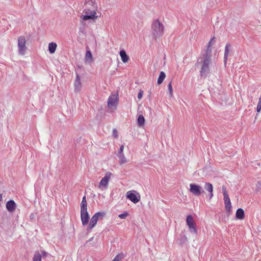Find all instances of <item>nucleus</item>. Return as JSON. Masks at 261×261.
Wrapping results in <instances>:
<instances>
[{
	"label": "nucleus",
	"instance_id": "f704fd0d",
	"mask_svg": "<svg viewBox=\"0 0 261 261\" xmlns=\"http://www.w3.org/2000/svg\"><path fill=\"white\" fill-rule=\"evenodd\" d=\"M124 146L123 145H121L120 147L119 151H118V154H121V153H123V149H124Z\"/></svg>",
	"mask_w": 261,
	"mask_h": 261
},
{
	"label": "nucleus",
	"instance_id": "e433bc0d",
	"mask_svg": "<svg viewBox=\"0 0 261 261\" xmlns=\"http://www.w3.org/2000/svg\"><path fill=\"white\" fill-rule=\"evenodd\" d=\"M260 110H261V105H258L257 104V107H256V111L258 113L260 112Z\"/></svg>",
	"mask_w": 261,
	"mask_h": 261
},
{
	"label": "nucleus",
	"instance_id": "9b49d317",
	"mask_svg": "<svg viewBox=\"0 0 261 261\" xmlns=\"http://www.w3.org/2000/svg\"><path fill=\"white\" fill-rule=\"evenodd\" d=\"M224 202L226 212L230 214L231 212L232 206L228 195L224 196Z\"/></svg>",
	"mask_w": 261,
	"mask_h": 261
},
{
	"label": "nucleus",
	"instance_id": "c85d7f7f",
	"mask_svg": "<svg viewBox=\"0 0 261 261\" xmlns=\"http://www.w3.org/2000/svg\"><path fill=\"white\" fill-rule=\"evenodd\" d=\"M123 258V255L122 254H119L114 257L112 261H121Z\"/></svg>",
	"mask_w": 261,
	"mask_h": 261
},
{
	"label": "nucleus",
	"instance_id": "f257e3e1",
	"mask_svg": "<svg viewBox=\"0 0 261 261\" xmlns=\"http://www.w3.org/2000/svg\"><path fill=\"white\" fill-rule=\"evenodd\" d=\"M106 215L105 212H98L96 213L91 218L90 223L87 228V230H90L93 229L96 225L99 219H102Z\"/></svg>",
	"mask_w": 261,
	"mask_h": 261
},
{
	"label": "nucleus",
	"instance_id": "ddd939ff",
	"mask_svg": "<svg viewBox=\"0 0 261 261\" xmlns=\"http://www.w3.org/2000/svg\"><path fill=\"white\" fill-rule=\"evenodd\" d=\"M6 208L10 212H13L16 208V203L13 200L8 201L6 203Z\"/></svg>",
	"mask_w": 261,
	"mask_h": 261
},
{
	"label": "nucleus",
	"instance_id": "7c9ffc66",
	"mask_svg": "<svg viewBox=\"0 0 261 261\" xmlns=\"http://www.w3.org/2000/svg\"><path fill=\"white\" fill-rule=\"evenodd\" d=\"M128 216V214L127 212H124L123 214L119 215L118 217L120 219H125Z\"/></svg>",
	"mask_w": 261,
	"mask_h": 261
},
{
	"label": "nucleus",
	"instance_id": "f3484780",
	"mask_svg": "<svg viewBox=\"0 0 261 261\" xmlns=\"http://www.w3.org/2000/svg\"><path fill=\"white\" fill-rule=\"evenodd\" d=\"M75 89L76 91H79L82 87V83L81 82L80 77L79 75H76V80L74 83Z\"/></svg>",
	"mask_w": 261,
	"mask_h": 261
},
{
	"label": "nucleus",
	"instance_id": "4c0bfd02",
	"mask_svg": "<svg viewBox=\"0 0 261 261\" xmlns=\"http://www.w3.org/2000/svg\"><path fill=\"white\" fill-rule=\"evenodd\" d=\"M257 104L258 105H261V94H260V96L258 99V103Z\"/></svg>",
	"mask_w": 261,
	"mask_h": 261
},
{
	"label": "nucleus",
	"instance_id": "2f4dec72",
	"mask_svg": "<svg viewBox=\"0 0 261 261\" xmlns=\"http://www.w3.org/2000/svg\"><path fill=\"white\" fill-rule=\"evenodd\" d=\"M222 192H223V196H224L228 195V193H227V192L226 191V187L224 186H222Z\"/></svg>",
	"mask_w": 261,
	"mask_h": 261
},
{
	"label": "nucleus",
	"instance_id": "393cba45",
	"mask_svg": "<svg viewBox=\"0 0 261 261\" xmlns=\"http://www.w3.org/2000/svg\"><path fill=\"white\" fill-rule=\"evenodd\" d=\"M138 124L139 126H142L144 124L145 118L142 115L139 116L137 120Z\"/></svg>",
	"mask_w": 261,
	"mask_h": 261
},
{
	"label": "nucleus",
	"instance_id": "6ab92c4d",
	"mask_svg": "<svg viewBox=\"0 0 261 261\" xmlns=\"http://www.w3.org/2000/svg\"><path fill=\"white\" fill-rule=\"evenodd\" d=\"M57 47V45L55 42H51L48 44V50L50 54H54Z\"/></svg>",
	"mask_w": 261,
	"mask_h": 261
},
{
	"label": "nucleus",
	"instance_id": "b1692460",
	"mask_svg": "<svg viewBox=\"0 0 261 261\" xmlns=\"http://www.w3.org/2000/svg\"><path fill=\"white\" fill-rule=\"evenodd\" d=\"M166 77V74L163 71H161L160 72L159 77L158 79V84L159 85L161 84L163 81L165 80Z\"/></svg>",
	"mask_w": 261,
	"mask_h": 261
},
{
	"label": "nucleus",
	"instance_id": "dca6fc26",
	"mask_svg": "<svg viewBox=\"0 0 261 261\" xmlns=\"http://www.w3.org/2000/svg\"><path fill=\"white\" fill-rule=\"evenodd\" d=\"M236 217L239 220H243L245 218L244 211L242 208H240L237 210Z\"/></svg>",
	"mask_w": 261,
	"mask_h": 261
},
{
	"label": "nucleus",
	"instance_id": "5701e85b",
	"mask_svg": "<svg viewBox=\"0 0 261 261\" xmlns=\"http://www.w3.org/2000/svg\"><path fill=\"white\" fill-rule=\"evenodd\" d=\"M118 157L119 159V163L121 165L126 163L127 162V160L123 153L118 154Z\"/></svg>",
	"mask_w": 261,
	"mask_h": 261
},
{
	"label": "nucleus",
	"instance_id": "a211bd4d",
	"mask_svg": "<svg viewBox=\"0 0 261 261\" xmlns=\"http://www.w3.org/2000/svg\"><path fill=\"white\" fill-rule=\"evenodd\" d=\"M120 56L121 57V60L123 63H126L129 60V57L127 55L125 51L124 50L120 51Z\"/></svg>",
	"mask_w": 261,
	"mask_h": 261
},
{
	"label": "nucleus",
	"instance_id": "1a4fd4ad",
	"mask_svg": "<svg viewBox=\"0 0 261 261\" xmlns=\"http://www.w3.org/2000/svg\"><path fill=\"white\" fill-rule=\"evenodd\" d=\"M190 191L196 196L200 195L203 192L201 186L195 184H190Z\"/></svg>",
	"mask_w": 261,
	"mask_h": 261
},
{
	"label": "nucleus",
	"instance_id": "cd10ccee",
	"mask_svg": "<svg viewBox=\"0 0 261 261\" xmlns=\"http://www.w3.org/2000/svg\"><path fill=\"white\" fill-rule=\"evenodd\" d=\"M87 210V202L82 201L81 203V211Z\"/></svg>",
	"mask_w": 261,
	"mask_h": 261
},
{
	"label": "nucleus",
	"instance_id": "6e6552de",
	"mask_svg": "<svg viewBox=\"0 0 261 261\" xmlns=\"http://www.w3.org/2000/svg\"><path fill=\"white\" fill-rule=\"evenodd\" d=\"M211 63V59L204 57L202 63V67L200 70V75L205 76V74L209 71V65Z\"/></svg>",
	"mask_w": 261,
	"mask_h": 261
},
{
	"label": "nucleus",
	"instance_id": "4468645a",
	"mask_svg": "<svg viewBox=\"0 0 261 261\" xmlns=\"http://www.w3.org/2000/svg\"><path fill=\"white\" fill-rule=\"evenodd\" d=\"M84 4L86 8H94L97 9V5L95 1L85 0Z\"/></svg>",
	"mask_w": 261,
	"mask_h": 261
},
{
	"label": "nucleus",
	"instance_id": "7ed1b4c3",
	"mask_svg": "<svg viewBox=\"0 0 261 261\" xmlns=\"http://www.w3.org/2000/svg\"><path fill=\"white\" fill-rule=\"evenodd\" d=\"M97 9L94 8H86L84 11V12L86 15H82L81 18L83 20H87L88 19H95L98 17L96 15V11Z\"/></svg>",
	"mask_w": 261,
	"mask_h": 261
},
{
	"label": "nucleus",
	"instance_id": "0eeeda50",
	"mask_svg": "<svg viewBox=\"0 0 261 261\" xmlns=\"http://www.w3.org/2000/svg\"><path fill=\"white\" fill-rule=\"evenodd\" d=\"M126 198L134 203H137L140 200V195L135 190L129 191L126 193Z\"/></svg>",
	"mask_w": 261,
	"mask_h": 261
},
{
	"label": "nucleus",
	"instance_id": "72a5a7b5",
	"mask_svg": "<svg viewBox=\"0 0 261 261\" xmlns=\"http://www.w3.org/2000/svg\"><path fill=\"white\" fill-rule=\"evenodd\" d=\"M143 95V91L142 90H140L139 92L138 95V98L140 99L142 98Z\"/></svg>",
	"mask_w": 261,
	"mask_h": 261
},
{
	"label": "nucleus",
	"instance_id": "473e14b6",
	"mask_svg": "<svg viewBox=\"0 0 261 261\" xmlns=\"http://www.w3.org/2000/svg\"><path fill=\"white\" fill-rule=\"evenodd\" d=\"M113 136L115 138H117L118 137V132L116 129H113Z\"/></svg>",
	"mask_w": 261,
	"mask_h": 261
},
{
	"label": "nucleus",
	"instance_id": "aec40b11",
	"mask_svg": "<svg viewBox=\"0 0 261 261\" xmlns=\"http://www.w3.org/2000/svg\"><path fill=\"white\" fill-rule=\"evenodd\" d=\"M85 61L86 62H88L90 63L93 62L92 55L90 50H87L86 53Z\"/></svg>",
	"mask_w": 261,
	"mask_h": 261
},
{
	"label": "nucleus",
	"instance_id": "a878e982",
	"mask_svg": "<svg viewBox=\"0 0 261 261\" xmlns=\"http://www.w3.org/2000/svg\"><path fill=\"white\" fill-rule=\"evenodd\" d=\"M212 50H213L212 48H210V47H206V49L205 50V53L204 55V57L211 59V56H212Z\"/></svg>",
	"mask_w": 261,
	"mask_h": 261
},
{
	"label": "nucleus",
	"instance_id": "c756f323",
	"mask_svg": "<svg viewBox=\"0 0 261 261\" xmlns=\"http://www.w3.org/2000/svg\"><path fill=\"white\" fill-rule=\"evenodd\" d=\"M168 90L169 91L170 96L171 97L173 96V88L171 85V82L169 83V84L168 85Z\"/></svg>",
	"mask_w": 261,
	"mask_h": 261
},
{
	"label": "nucleus",
	"instance_id": "c9c22d12",
	"mask_svg": "<svg viewBox=\"0 0 261 261\" xmlns=\"http://www.w3.org/2000/svg\"><path fill=\"white\" fill-rule=\"evenodd\" d=\"M42 257H45L47 256L48 253L45 251H42L41 253Z\"/></svg>",
	"mask_w": 261,
	"mask_h": 261
},
{
	"label": "nucleus",
	"instance_id": "f03ea898",
	"mask_svg": "<svg viewBox=\"0 0 261 261\" xmlns=\"http://www.w3.org/2000/svg\"><path fill=\"white\" fill-rule=\"evenodd\" d=\"M164 29L163 24L159 19L154 21L152 24V34L155 37L161 35L164 32Z\"/></svg>",
	"mask_w": 261,
	"mask_h": 261
},
{
	"label": "nucleus",
	"instance_id": "58836bf2",
	"mask_svg": "<svg viewBox=\"0 0 261 261\" xmlns=\"http://www.w3.org/2000/svg\"><path fill=\"white\" fill-rule=\"evenodd\" d=\"M82 201L87 202L86 196H84Z\"/></svg>",
	"mask_w": 261,
	"mask_h": 261
},
{
	"label": "nucleus",
	"instance_id": "2eb2a0df",
	"mask_svg": "<svg viewBox=\"0 0 261 261\" xmlns=\"http://www.w3.org/2000/svg\"><path fill=\"white\" fill-rule=\"evenodd\" d=\"M205 189L210 193V198L213 197V187L212 184L206 182L204 185Z\"/></svg>",
	"mask_w": 261,
	"mask_h": 261
},
{
	"label": "nucleus",
	"instance_id": "39448f33",
	"mask_svg": "<svg viewBox=\"0 0 261 261\" xmlns=\"http://www.w3.org/2000/svg\"><path fill=\"white\" fill-rule=\"evenodd\" d=\"M186 224L188 226L189 231L194 233H197L196 225L194 221V218L191 215H188L186 218Z\"/></svg>",
	"mask_w": 261,
	"mask_h": 261
},
{
	"label": "nucleus",
	"instance_id": "bb28decb",
	"mask_svg": "<svg viewBox=\"0 0 261 261\" xmlns=\"http://www.w3.org/2000/svg\"><path fill=\"white\" fill-rule=\"evenodd\" d=\"M215 41H216L215 37H212L211 39V40L209 41V42H208V43L206 45V47L213 48V46L214 45Z\"/></svg>",
	"mask_w": 261,
	"mask_h": 261
},
{
	"label": "nucleus",
	"instance_id": "9d476101",
	"mask_svg": "<svg viewBox=\"0 0 261 261\" xmlns=\"http://www.w3.org/2000/svg\"><path fill=\"white\" fill-rule=\"evenodd\" d=\"M118 95L112 94L111 95L108 100V106L109 108H115L118 103Z\"/></svg>",
	"mask_w": 261,
	"mask_h": 261
},
{
	"label": "nucleus",
	"instance_id": "412c9836",
	"mask_svg": "<svg viewBox=\"0 0 261 261\" xmlns=\"http://www.w3.org/2000/svg\"><path fill=\"white\" fill-rule=\"evenodd\" d=\"M229 47H230V45H229V44H226L225 47V52H224V62L225 64H226L227 63L228 56V54H229Z\"/></svg>",
	"mask_w": 261,
	"mask_h": 261
},
{
	"label": "nucleus",
	"instance_id": "4be33fe9",
	"mask_svg": "<svg viewBox=\"0 0 261 261\" xmlns=\"http://www.w3.org/2000/svg\"><path fill=\"white\" fill-rule=\"evenodd\" d=\"M33 261H42V255L41 253L38 251H36L34 253Z\"/></svg>",
	"mask_w": 261,
	"mask_h": 261
},
{
	"label": "nucleus",
	"instance_id": "423d86ee",
	"mask_svg": "<svg viewBox=\"0 0 261 261\" xmlns=\"http://www.w3.org/2000/svg\"><path fill=\"white\" fill-rule=\"evenodd\" d=\"M26 40L24 36H20L18 39V51L20 55H24L27 49L25 45Z\"/></svg>",
	"mask_w": 261,
	"mask_h": 261
},
{
	"label": "nucleus",
	"instance_id": "20e7f679",
	"mask_svg": "<svg viewBox=\"0 0 261 261\" xmlns=\"http://www.w3.org/2000/svg\"><path fill=\"white\" fill-rule=\"evenodd\" d=\"M112 176V173L111 172H108L106 173L105 176L103 177L100 180L98 185V188L101 190L107 189Z\"/></svg>",
	"mask_w": 261,
	"mask_h": 261
},
{
	"label": "nucleus",
	"instance_id": "f8f14e48",
	"mask_svg": "<svg viewBox=\"0 0 261 261\" xmlns=\"http://www.w3.org/2000/svg\"><path fill=\"white\" fill-rule=\"evenodd\" d=\"M81 219L83 225L85 226L88 224L89 217L87 210L81 211Z\"/></svg>",
	"mask_w": 261,
	"mask_h": 261
}]
</instances>
